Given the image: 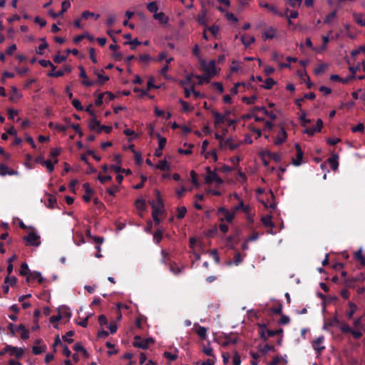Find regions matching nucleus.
<instances>
[{
  "instance_id": "obj_26",
  "label": "nucleus",
  "mask_w": 365,
  "mask_h": 365,
  "mask_svg": "<svg viewBox=\"0 0 365 365\" xmlns=\"http://www.w3.org/2000/svg\"><path fill=\"white\" fill-rule=\"evenodd\" d=\"M348 305L349 307V311L347 312V317L349 319H351L355 312L357 311L358 307L356 304L352 302H349Z\"/></svg>"
},
{
  "instance_id": "obj_12",
  "label": "nucleus",
  "mask_w": 365,
  "mask_h": 365,
  "mask_svg": "<svg viewBox=\"0 0 365 365\" xmlns=\"http://www.w3.org/2000/svg\"><path fill=\"white\" fill-rule=\"evenodd\" d=\"M287 137V132L283 127H280L277 137H275V145L284 143Z\"/></svg>"
},
{
  "instance_id": "obj_2",
  "label": "nucleus",
  "mask_w": 365,
  "mask_h": 365,
  "mask_svg": "<svg viewBox=\"0 0 365 365\" xmlns=\"http://www.w3.org/2000/svg\"><path fill=\"white\" fill-rule=\"evenodd\" d=\"M217 214L219 215L220 220L221 221L225 220L227 222H231L236 215L235 211H229L222 207L217 210Z\"/></svg>"
},
{
  "instance_id": "obj_42",
  "label": "nucleus",
  "mask_w": 365,
  "mask_h": 365,
  "mask_svg": "<svg viewBox=\"0 0 365 365\" xmlns=\"http://www.w3.org/2000/svg\"><path fill=\"white\" fill-rule=\"evenodd\" d=\"M290 322V318L284 314H281L280 319L278 320L279 325L288 324Z\"/></svg>"
},
{
  "instance_id": "obj_58",
  "label": "nucleus",
  "mask_w": 365,
  "mask_h": 365,
  "mask_svg": "<svg viewBox=\"0 0 365 365\" xmlns=\"http://www.w3.org/2000/svg\"><path fill=\"white\" fill-rule=\"evenodd\" d=\"M73 349L76 351L81 352L84 355H86L87 354L86 350L82 346V345L80 343L76 344L73 346Z\"/></svg>"
},
{
  "instance_id": "obj_33",
  "label": "nucleus",
  "mask_w": 365,
  "mask_h": 365,
  "mask_svg": "<svg viewBox=\"0 0 365 365\" xmlns=\"http://www.w3.org/2000/svg\"><path fill=\"white\" fill-rule=\"evenodd\" d=\"M302 3V0H288L287 4L293 9H297L301 6Z\"/></svg>"
},
{
  "instance_id": "obj_19",
  "label": "nucleus",
  "mask_w": 365,
  "mask_h": 365,
  "mask_svg": "<svg viewBox=\"0 0 365 365\" xmlns=\"http://www.w3.org/2000/svg\"><path fill=\"white\" fill-rule=\"evenodd\" d=\"M207 14V11L205 8H204V6H202V9L201 10V14L197 16V22L201 25H206L207 24V19L206 16Z\"/></svg>"
},
{
  "instance_id": "obj_24",
  "label": "nucleus",
  "mask_w": 365,
  "mask_h": 365,
  "mask_svg": "<svg viewBox=\"0 0 365 365\" xmlns=\"http://www.w3.org/2000/svg\"><path fill=\"white\" fill-rule=\"evenodd\" d=\"M153 340L151 338H148L145 340H143L135 343V346L141 349H146L148 346L153 343Z\"/></svg>"
},
{
  "instance_id": "obj_40",
  "label": "nucleus",
  "mask_w": 365,
  "mask_h": 365,
  "mask_svg": "<svg viewBox=\"0 0 365 365\" xmlns=\"http://www.w3.org/2000/svg\"><path fill=\"white\" fill-rule=\"evenodd\" d=\"M103 73V71L101 72H96V75L99 81V83L101 84L108 81L109 79L108 76H104Z\"/></svg>"
},
{
  "instance_id": "obj_6",
  "label": "nucleus",
  "mask_w": 365,
  "mask_h": 365,
  "mask_svg": "<svg viewBox=\"0 0 365 365\" xmlns=\"http://www.w3.org/2000/svg\"><path fill=\"white\" fill-rule=\"evenodd\" d=\"M24 239L31 246L38 247L41 244L40 235L34 231L30 232Z\"/></svg>"
},
{
  "instance_id": "obj_39",
  "label": "nucleus",
  "mask_w": 365,
  "mask_h": 365,
  "mask_svg": "<svg viewBox=\"0 0 365 365\" xmlns=\"http://www.w3.org/2000/svg\"><path fill=\"white\" fill-rule=\"evenodd\" d=\"M242 101L249 105L254 104L257 101V96L253 95L250 97H243Z\"/></svg>"
},
{
  "instance_id": "obj_15",
  "label": "nucleus",
  "mask_w": 365,
  "mask_h": 365,
  "mask_svg": "<svg viewBox=\"0 0 365 365\" xmlns=\"http://www.w3.org/2000/svg\"><path fill=\"white\" fill-rule=\"evenodd\" d=\"M259 334L262 338L266 339L268 337H272L274 336V331L272 330H268L265 325L261 326L259 329Z\"/></svg>"
},
{
  "instance_id": "obj_64",
  "label": "nucleus",
  "mask_w": 365,
  "mask_h": 365,
  "mask_svg": "<svg viewBox=\"0 0 365 365\" xmlns=\"http://www.w3.org/2000/svg\"><path fill=\"white\" fill-rule=\"evenodd\" d=\"M232 364L233 365H240L241 364L240 356L237 352L233 356Z\"/></svg>"
},
{
  "instance_id": "obj_43",
  "label": "nucleus",
  "mask_w": 365,
  "mask_h": 365,
  "mask_svg": "<svg viewBox=\"0 0 365 365\" xmlns=\"http://www.w3.org/2000/svg\"><path fill=\"white\" fill-rule=\"evenodd\" d=\"M336 11H333L330 12L329 14H327L324 19V23L325 24H329L331 22V21L336 17Z\"/></svg>"
},
{
  "instance_id": "obj_48",
  "label": "nucleus",
  "mask_w": 365,
  "mask_h": 365,
  "mask_svg": "<svg viewBox=\"0 0 365 365\" xmlns=\"http://www.w3.org/2000/svg\"><path fill=\"white\" fill-rule=\"evenodd\" d=\"M192 75H187L186 76V79L185 81H181L180 84L185 88V87H190L191 85V80H192Z\"/></svg>"
},
{
  "instance_id": "obj_54",
  "label": "nucleus",
  "mask_w": 365,
  "mask_h": 365,
  "mask_svg": "<svg viewBox=\"0 0 365 365\" xmlns=\"http://www.w3.org/2000/svg\"><path fill=\"white\" fill-rule=\"evenodd\" d=\"M5 284H8L9 286H14L16 283V278L15 277H10L8 275L4 279Z\"/></svg>"
},
{
  "instance_id": "obj_59",
  "label": "nucleus",
  "mask_w": 365,
  "mask_h": 365,
  "mask_svg": "<svg viewBox=\"0 0 365 365\" xmlns=\"http://www.w3.org/2000/svg\"><path fill=\"white\" fill-rule=\"evenodd\" d=\"M72 105L78 110H80V111L83 110V108L81 106V102L78 99H73L72 101Z\"/></svg>"
},
{
  "instance_id": "obj_28",
  "label": "nucleus",
  "mask_w": 365,
  "mask_h": 365,
  "mask_svg": "<svg viewBox=\"0 0 365 365\" xmlns=\"http://www.w3.org/2000/svg\"><path fill=\"white\" fill-rule=\"evenodd\" d=\"M261 220L264 226L267 227H272V216L271 214L262 217Z\"/></svg>"
},
{
  "instance_id": "obj_61",
  "label": "nucleus",
  "mask_w": 365,
  "mask_h": 365,
  "mask_svg": "<svg viewBox=\"0 0 365 365\" xmlns=\"http://www.w3.org/2000/svg\"><path fill=\"white\" fill-rule=\"evenodd\" d=\"M74 335V331H68L66 335L63 337V339L68 341V343H72L73 342V339H71V337Z\"/></svg>"
},
{
  "instance_id": "obj_31",
  "label": "nucleus",
  "mask_w": 365,
  "mask_h": 365,
  "mask_svg": "<svg viewBox=\"0 0 365 365\" xmlns=\"http://www.w3.org/2000/svg\"><path fill=\"white\" fill-rule=\"evenodd\" d=\"M344 284L347 288H355L356 286V282L353 277L346 278Z\"/></svg>"
},
{
  "instance_id": "obj_21",
  "label": "nucleus",
  "mask_w": 365,
  "mask_h": 365,
  "mask_svg": "<svg viewBox=\"0 0 365 365\" xmlns=\"http://www.w3.org/2000/svg\"><path fill=\"white\" fill-rule=\"evenodd\" d=\"M255 37L250 35H245L242 36L241 41L245 47H248L255 42Z\"/></svg>"
},
{
  "instance_id": "obj_53",
  "label": "nucleus",
  "mask_w": 365,
  "mask_h": 365,
  "mask_svg": "<svg viewBox=\"0 0 365 365\" xmlns=\"http://www.w3.org/2000/svg\"><path fill=\"white\" fill-rule=\"evenodd\" d=\"M187 212V209L185 207H180L178 208V215L177 217L178 219H182L185 217V214Z\"/></svg>"
},
{
  "instance_id": "obj_8",
  "label": "nucleus",
  "mask_w": 365,
  "mask_h": 365,
  "mask_svg": "<svg viewBox=\"0 0 365 365\" xmlns=\"http://www.w3.org/2000/svg\"><path fill=\"white\" fill-rule=\"evenodd\" d=\"M230 112L227 111L224 114H221L218 112H213V117L215 118V126L220 127L222 123L227 120Z\"/></svg>"
},
{
  "instance_id": "obj_52",
  "label": "nucleus",
  "mask_w": 365,
  "mask_h": 365,
  "mask_svg": "<svg viewBox=\"0 0 365 365\" xmlns=\"http://www.w3.org/2000/svg\"><path fill=\"white\" fill-rule=\"evenodd\" d=\"M263 38L264 40L272 39L274 38V30L272 29H269L267 31H265L263 34Z\"/></svg>"
},
{
  "instance_id": "obj_36",
  "label": "nucleus",
  "mask_w": 365,
  "mask_h": 365,
  "mask_svg": "<svg viewBox=\"0 0 365 365\" xmlns=\"http://www.w3.org/2000/svg\"><path fill=\"white\" fill-rule=\"evenodd\" d=\"M191 177V182L195 187H200V182L197 178V174L194 170H191L190 173Z\"/></svg>"
},
{
  "instance_id": "obj_18",
  "label": "nucleus",
  "mask_w": 365,
  "mask_h": 365,
  "mask_svg": "<svg viewBox=\"0 0 365 365\" xmlns=\"http://www.w3.org/2000/svg\"><path fill=\"white\" fill-rule=\"evenodd\" d=\"M174 58L171 56L168 57L165 59V65L162 67V68L160 71V73L161 75L164 76L166 78H168V76H167V72L169 70V63H170Z\"/></svg>"
},
{
  "instance_id": "obj_20",
  "label": "nucleus",
  "mask_w": 365,
  "mask_h": 365,
  "mask_svg": "<svg viewBox=\"0 0 365 365\" xmlns=\"http://www.w3.org/2000/svg\"><path fill=\"white\" fill-rule=\"evenodd\" d=\"M307 113L305 110L300 109V115H299V120L301 125L303 127H306L307 124L311 123V120L306 118Z\"/></svg>"
},
{
  "instance_id": "obj_29",
  "label": "nucleus",
  "mask_w": 365,
  "mask_h": 365,
  "mask_svg": "<svg viewBox=\"0 0 365 365\" xmlns=\"http://www.w3.org/2000/svg\"><path fill=\"white\" fill-rule=\"evenodd\" d=\"M11 90L12 93L10 96L11 101H16L21 98V94L19 93L18 89L15 86H13Z\"/></svg>"
},
{
  "instance_id": "obj_46",
  "label": "nucleus",
  "mask_w": 365,
  "mask_h": 365,
  "mask_svg": "<svg viewBox=\"0 0 365 365\" xmlns=\"http://www.w3.org/2000/svg\"><path fill=\"white\" fill-rule=\"evenodd\" d=\"M163 230H158L157 232H155L153 235V240L155 243L158 244L160 240H162L163 237Z\"/></svg>"
},
{
  "instance_id": "obj_30",
  "label": "nucleus",
  "mask_w": 365,
  "mask_h": 365,
  "mask_svg": "<svg viewBox=\"0 0 365 365\" xmlns=\"http://www.w3.org/2000/svg\"><path fill=\"white\" fill-rule=\"evenodd\" d=\"M56 163L53 160L50 159L43 161L42 165L45 166L49 172H52L54 169V164Z\"/></svg>"
},
{
  "instance_id": "obj_17",
  "label": "nucleus",
  "mask_w": 365,
  "mask_h": 365,
  "mask_svg": "<svg viewBox=\"0 0 365 365\" xmlns=\"http://www.w3.org/2000/svg\"><path fill=\"white\" fill-rule=\"evenodd\" d=\"M153 18L163 24H167L169 21V18L163 12L154 14Z\"/></svg>"
},
{
  "instance_id": "obj_56",
  "label": "nucleus",
  "mask_w": 365,
  "mask_h": 365,
  "mask_svg": "<svg viewBox=\"0 0 365 365\" xmlns=\"http://www.w3.org/2000/svg\"><path fill=\"white\" fill-rule=\"evenodd\" d=\"M205 158H212L215 162H216L217 160V153L215 150L207 152L206 153H205Z\"/></svg>"
},
{
  "instance_id": "obj_27",
  "label": "nucleus",
  "mask_w": 365,
  "mask_h": 365,
  "mask_svg": "<svg viewBox=\"0 0 365 365\" xmlns=\"http://www.w3.org/2000/svg\"><path fill=\"white\" fill-rule=\"evenodd\" d=\"M287 16H288V24L289 26H292V29H297V25L295 24H292V21H291V19H296L297 18L298 15H299V13L296 10H292L289 12V14H287Z\"/></svg>"
},
{
  "instance_id": "obj_60",
  "label": "nucleus",
  "mask_w": 365,
  "mask_h": 365,
  "mask_svg": "<svg viewBox=\"0 0 365 365\" xmlns=\"http://www.w3.org/2000/svg\"><path fill=\"white\" fill-rule=\"evenodd\" d=\"M351 130L352 132L354 133H356V132H364V125L363 123H359L357 124L356 126L351 128Z\"/></svg>"
},
{
  "instance_id": "obj_62",
  "label": "nucleus",
  "mask_w": 365,
  "mask_h": 365,
  "mask_svg": "<svg viewBox=\"0 0 365 365\" xmlns=\"http://www.w3.org/2000/svg\"><path fill=\"white\" fill-rule=\"evenodd\" d=\"M340 329L343 333H351L352 329L349 327V324L344 323L340 327Z\"/></svg>"
},
{
  "instance_id": "obj_63",
  "label": "nucleus",
  "mask_w": 365,
  "mask_h": 365,
  "mask_svg": "<svg viewBox=\"0 0 365 365\" xmlns=\"http://www.w3.org/2000/svg\"><path fill=\"white\" fill-rule=\"evenodd\" d=\"M66 59V56L64 55H56L53 58V61L56 63H61Z\"/></svg>"
},
{
  "instance_id": "obj_57",
  "label": "nucleus",
  "mask_w": 365,
  "mask_h": 365,
  "mask_svg": "<svg viewBox=\"0 0 365 365\" xmlns=\"http://www.w3.org/2000/svg\"><path fill=\"white\" fill-rule=\"evenodd\" d=\"M196 78L199 79L198 83L202 84L205 82H208L211 77L205 74L204 76H196Z\"/></svg>"
},
{
  "instance_id": "obj_51",
  "label": "nucleus",
  "mask_w": 365,
  "mask_h": 365,
  "mask_svg": "<svg viewBox=\"0 0 365 365\" xmlns=\"http://www.w3.org/2000/svg\"><path fill=\"white\" fill-rule=\"evenodd\" d=\"M297 76L304 81H306V79L309 80V76L305 70H298Z\"/></svg>"
},
{
  "instance_id": "obj_45",
  "label": "nucleus",
  "mask_w": 365,
  "mask_h": 365,
  "mask_svg": "<svg viewBox=\"0 0 365 365\" xmlns=\"http://www.w3.org/2000/svg\"><path fill=\"white\" fill-rule=\"evenodd\" d=\"M42 43L36 49V53L38 54H43V51L48 46L44 38L42 39Z\"/></svg>"
},
{
  "instance_id": "obj_49",
  "label": "nucleus",
  "mask_w": 365,
  "mask_h": 365,
  "mask_svg": "<svg viewBox=\"0 0 365 365\" xmlns=\"http://www.w3.org/2000/svg\"><path fill=\"white\" fill-rule=\"evenodd\" d=\"M258 200L260 202H262L266 208H268V207L272 208V207H274V203L272 202H269L268 201H266L264 199L263 196L259 195L258 196Z\"/></svg>"
},
{
  "instance_id": "obj_1",
  "label": "nucleus",
  "mask_w": 365,
  "mask_h": 365,
  "mask_svg": "<svg viewBox=\"0 0 365 365\" xmlns=\"http://www.w3.org/2000/svg\"><path fill=\"white\" fill-rule=\"evenodd\" d=\"M205 170L207 172V175L205 177V182H215L218 185H220L223 182V180L221 179V178H220L215 171L212 170L210 167H207Z\"/></svg>"
},
{
  "instance_id": "obj_4",
  "label": "nucleus",
  "mask_w": 365,
  "mask_h": 365,
  "mask_svg": "<svg viewBox=\"0 0 365 365\" xmlns=\"http://www.w3.org/2000/svg\"><path fill=\"white\" fill-rule=\"evenodd\" d=\"M201 65L203 71L211 78L217 74V69L215 66V61L214 60L209 62L205 61H202Z\"/></svg>"
},
{
  "instance_id": "obj_44",
  "label": "nucleus",
  "mask_w": 365,
  "mask_h": 365,
  "mask_svg": "<svg viewBox=\"0 0 365 365\" xmlns=\"http://www.w3.org/2000/svg\"><path fill=\"white\" fill-rule=\"evenodd\" d=\"M30 272L29 266L26 263H23L21 266L20 274L22 276H27Z\"/></svg>"
},
{
  "instance_id": "obj_14",
  "label": "nucleus",
  "mask_w": 365,
  "mask_h": 365,
  "mask_svg": "<svg viewBox=\"0 0 365 365\" xmlns=\"http://www.w3.org/2000/svg\"><path fill=\"white\" fill-rule=\"evenodd\" d=\"M89 128L92 130H97L98 132L102 131V125L95 116L93 117L92 120L90 121Z\"/></svg>"
},
{
  "instance_id": "obj_23",
  "label": "nucleus",
  "mask_w": 365,
  "mask_h": 365,
  "mask_svg": "<svg viewBox=\"0 0 365 365\" xmlns=\"http://www.w3.org/2000/svg\"><path fill=\"white\" fill-rule=\"evenodd\" d=\"M273 158V155L269 152H264L262 154V160L265 166H267L269 164V160Z\"/></svg>"
},
{
  "instance_id": "obj_41",
  "label": "nucleus",
  "mask_w": 365,
  "mask_h": 365,
  "mask_svg": "<svg viewBox=\"0 0 365 365\" xmlns=\"http://www.w3.org/2000/svg\"><path fill=\"white\" fill-rule=\"evenodd\" d=\"M30 278L36 279L38 282L40 283H42L43 282V278L40 272H34V274H31L30 276H28L27 281H29Z\"/></svg>"
},
{
  "instance_id": "obj_32",
  "label": "nucleus",
  "mask_w": 365,
  "mask_h": 365,
  "mask_svg": "<svg viewBox=\"0 0 365 365\" xmlns=\"http://www.w3.org/2000/svg\"><path fill=\"white\" fill-rule=\"evenodd\" d=\"M155 167L160 170H168L170 169L169 165L166 160L160 161Z\"/></svg>"
},
{
  "instance_id": "obj_13",
  "label": "nucleus",
  "mask_w": 365,
  "mask_h": 365,
  "mask_svg": "<svg viewBox=\"0 0 365 365\" xmlns=\"http://www.w3.org/2000/svg\"><path fill=\"white\" fill-rule=\"evenodd\" d=\"M16 332L21 335L22 339H28L29 338V331L23 324L16 327Z\"/></svg>"
},
{
  "instance_id": "obj_22",
  "label": "nucleus",
  "mask_w": 365,
  "mask_h": 365,
  "mask_svg": "<svg viewBox=\"0 0 365 365\" xmlns=\"http://www.w3.org/2000/svg\"><path fill=\"white\" fill-rule=\"evenodd\" d=\"M328 162L333 170H336L338 168L339 163L337 155H334L332 157L328 158Z\"/></svg>"
},
{
  "instance_id": "obj_11",
  "label": "nucleus",
  "mask_w": 365,
  "mask_h": 365,
  "mask_svg": "<svg viewBox=\"0 0 365 365\" xmlns=\"http://www.w3.org/2000/svg\"><path fill=\"white\" fill-rule=\"evenodd\" d=\"M153 212L152 214L161 215L164 211V205L163 201H158L155 202L154 201L150 202Z\"/></svg>"
},
{
  "instance_id": "obj_7",
  "label": "nucleus",
  "mask_w": 365,
  "mask_h": 365,
  "mask_svg": "<svg viewBox=\"0 0 365 365\" xmlns=\"http://www.w3.org/2000/svg\"><path fill=\"white\" fill-rule=\"evenodd\" d=\"M4 351H8L11 356H15L17 359H20L24 355V349L11 345H6L4 347Z\"/></svg>"
},
{
  "instance_id": "obj_10",
  "label": "nucleus",
  "mask_w": 365,
  "mask_h": 365,
  "mask_svg": "<svg viewBox=\"0 0 365 365\" xmlns=\"http://www.w3.org/2000/svg\"><path fill=\"white\" fill-rule=\"evenodd\" d=\"M324 336H319L312 342V347L317 351V354H320L323 350H324L325 346H322L324 342Z\"/></svg>"
},
{
  "instance_id": "obj_47",
  "label": "nucleus",
  "mask_w": 365,
  "mask_h": 365,
  "mask_svg": "<svg viewBox=\"0 0 365 365\" xmlns=\"http://www.w3.org/2000/svg\"><path fill=\"white\" fill-rule=\"evenodd\" d=\"M71 6V3L68 1H64L61 4V11L59 12V15L61 16L66 12Z\"/></svg>"
},
{
  "instance_id": "obj_50",
  "label": "nucleus",
  "mask_w": 365,
  "mask_h": 365,
  "mask_svg": "<svg viewBox=\"0 0 365 365\" xmlns=\"http://www.w3.org/2000/svg\"><path fill=\"white\" fill-rule=\"evenodd\" d=\"M60 152H61L60 149H58V148H53L51 150L50 155L51 157V160H53L54 163L58 162L57 156L60 154Z\"/></svg>"
},
{
  "instance_id": "obj_35",
  "label": "nucleus",
  "mask_w": 365,
  "mask_h": 365,
  "mask_svg": "<svg viewBox=\"0 0 365 365\" xmlns=\"http://www.w3.org/2000/svg\"><path fill=\"white\" fill-rule=\"evenodd\" d=\"M90 17H93L95 19H98L100 17V15L98 14H95L88 11H86L82 14V18L84 19H88Z\"/></svg>"
},
{
  "instance_id": "obj_3",
  "label": "nucleus",
  "mask_w": 365,
  "mask_h": 365,
  "mask_svg": "<svg viewBox=\"0 0 365 365\" xmlns=\"http://www.w3.org/2000/svg\"><path fill=\"white\" fill-rule=\"evenodd\" d=\"M240 145V143L239 141L235 140L232 138H229L225 139L224 141H221V143H220V148L222 150H225L227 149L234 150L237 149Z\"/></svg>"
},
{
  "instance_id": "obj_38",
  "label": "nucleus",
  "mask_w": 365,
  "mask_h": 365,
  "mask_svg": "<svg viewBox=\"0 0 365 365\" xmlns=\"http://www.w3.org/2000/svg\"><path fill=\"white\" fill-rule=\"evenodd\" d=\"M157 137L158 139V148L160 150H163L166 145L167 140L165 138L162 137L159 133L157 134Z\"/></svg>"
},
{
  "instance_id": "obj_5",
  "label": "nucleus",
  "mask_w": 365,
  "mask_h": 365,
  "mask_svg": "<svg viewBox=\"0 0 365 365\" xmlns=\"http://www.w3.org/2000/svg\"><path fill=\"white\" fill-rule=\"evenodd\" d=\"M251 80L252 81H256L257 83H262L259 84V86L263 88L269 89L274 85V81L272 78L266 77L264 79L261 76H257L256 77L252 76Z\"/></svg>"
},
{
  "instance_id": "obj_34",
  "label": "nucleus",
  "mask_w": 365,
  "mask_h": 365,
  "mask_svg": "<svg viewBox=\"0 0 365 365\" xmlns=\"http://www.w3.org/2000/svg\"><path fill=\"white\" fill-rule=\"evenodd\" d=\"M147 9L150 12L156 14L158 10V6L155 1H151L147 4Z\"/></svg>"
},
{
  "instance_id": "obj_16",
  "label": "nucleus",
  "mask_w": 365,
  "mask_h": 365,
  "mask_svg": "<svg viewBox=\"0 0 365 365\" xmlns=\"http://www.w3.org/2000/svg\"><path fill=\"white\" fill-rule=\"evenodd\" d=\"M41 340L38 339L36 341V344L32 348V351L34 354H40L46 351V346L45 345H39Z\"/></svg>"
},
{
  "instance_id": "obj_9",
  "label": "nucleus",
  "mask_w": 365,
  "mask_h": 365,
  "mask_svg": "<svg viewBox=\"0 0 365 365\" xmlns=\"http://www.w3.org/2000/svg\"><path fill=\"white\" fill-rule=\"evenodd\" d=\"M295 149L297 152L296 158H292V164L294 166H299L302 163V159L304 156V151L302 150L299 143L295 144Z\"/></svg>"
},
{
  "instance_id": "obj_37",
  "label": "nucleus",
  "mask_w": 365,
  "mask_h": 365,
  "mask_svg": "<svg viewBox=\"0 0 365 365\" xmlns=\"http://www.w3.org/2000/svg\"><path fill=\"white\" fill-rule=\"evenodd\" d=\"M196 333L201 339H205L207 336V329L204 327H200L197 329Z\"/></svg>"
},
{
  "instance_id": "obj_55",
  "label": "nucleus",
  "mask_w": 365,
  "mask_h": 365,
  "mask_svg": "<svg viewBox=\"0 0 365 365\" xmlns=\"http://www.w3.org/2000/svg\"><path fill=\"white\" fill-rule=\"evenodd\" d=\"M326 68H327V64L322 63L317 68H316L314 69V73L315 75H319L324 71Z\"/></svg>"
},
{
  "instance_id": "obj_25",
  "label": "nucleus",
  "mask_w": 365,
  "mask_h": 365,
  "mask_svg": "<svg viewBox=\"0 0 365 365\" xmlns=\"http://www.w3.org/2000/svg\"><path fill=\"white\" fill-rule=\"evenodd\" d=\"M83 187L86 190V193L83 197V200L86 202H88V201H90L91 196H92V190L88 183L83 184Z\"/></svg>"
}]
</instances>
